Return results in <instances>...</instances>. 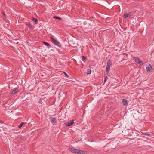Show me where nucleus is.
I'll list each match as a JSON object with an SVG mask.
<instances>
[{
	"mask_svg": "<svg viewBox=\"0 0 154 154\" xmlns=\"http://www.w3.org/2000/svg\"><path fill=\"white\" fill-rule=\"evenodd\" d=\"M112 66V61L110 60H109L107 63V66L106 67V71L107 73L109 72L110 69V67Z\"/></svg>",
	"mask_w": 154,
	"mask_h": 154,
	"instance_id": "nucleus-1",
	"label": "nucleus"
},
{
	"mask_svg": "<svg viewBox=\"0 0 154 154\" xmlns=\"http://www.w3.org/2000/svg\"><path fill=\"white\" fill-rule=\"evenodd\" d=\"M50 38L51 39L52 42L54 45L59 47L61 46L60 43L57 40L54 39L53 38L51 37Z\"/></svg>",
	"mask_w": 154,
	"mask_h": 154,
	"instance_id": "nucleus-2",
	"label": "nucleus"
},
{
	"mask_svg": "<svg viewBox=\"0 0 154 154\" xmlns=\"http://www.w3.org/2000/svg\"><path fill=\"white\" fill-rule=\"evenodd\" d=\"M133 58L134 60L136 63L139 64L142 63V65L143 64V63H142L141 60L138 57H134Z\"/></svg>",
	"mask_w": 154,
	"mask_h": 154,
	"instance_id": "nucleus-3",
	"label": "nucleus"
},
{
	"mask_svg": "<svg viewBox=\"0 0 154 154\" xmlns=\"http://www.w3.org/2000/svg\"><path fill=\"white\" fill-rule=\"evenodd\" d=\"M74 122L73 120H72L69 122L65 123V125L67 126H71L73 124Z\"/></svg>",
	"mask_w": 154,
	"mask_h": 154,
	"instance_id": "nucleus-4",
	"label": "nucleus"
},
{
	"mask_svg": "<svg viewBox=\"0 0 154 154\" xmlns=\"http://www.w3.org/2000/svg\"><path fill=\"white\" fill-rule=\"evenodd\" d=\"M146 70L147 71H149L151 70V69H152V66L149 64H148V65L146 66Z\"/></svg>",
	"mask_w": 154,
	"mask_h": 154,
	"instance_id": "nucleus-5",
	"label": "nucleus"
},
{
	"mask_svg": "<svg viewBox=\"0 0 154 154\" xmlns=\"http://www.w3.org/2000/svg\"><path fill=\"white\" fill-rule=\"evenodd\" d=\"M75 153L78 154H83L84 153V151L82 150H80L78 149H76Z\"/></svg>",
	"mask_w": 154,
	"mask_h": 154,
	"instance_id": "nucleus-6",
	"label": "nucleus"
},
{
	"mask_svg": "<svg viewBox=\"0 0 154 154\" xmlns=\"http://www.w3.org/2000/svg\"><path fill=\"white\" fill-rule=\"evenodd\" d=\"M122 102L124 105H127L128 104L127 101L126 99H123L122 100Z\"/></svg>",
	"mask_w": 154,
	"mask_h": 154,
	"instance_id": "nucleus-7",
	"label": "nucleus"
},
{
	"mask_svg": "<svg viewBox=\"0 0 154 154\" xmlns=\"http://www.w3.org/2000/svg\"><path fill=\"white\" fill-rule=\"evenodd\" d=\"M69 151L73 153H75V152L76 151V149H73L70 148L69 149Z\"/></svg>",
	"mask_w": 154,
	"mask_h": 154,
	"instance_id": "nucleus-8",
	"label": "nucleus"
},
{
	"mask_svg": "<svg viewBox=\"0 0 154 154\" xmlns=\"http://www.w3.org/2000/svg\"><path fill=\"white\" fill-rule=\"evenodd\" d=\"M18 91V89L17 88H16L15 89L12 91V93L13 94H15Z\"/></svg>",
	"mask_w": 154,
	"mask_h": 154,
	"instance_id": "nucleus-9",
	"label": "nucleus"
},
{
	"mask_svg": "<svg viewBox=\"0 0 154 154\" xmlns=\"http://www.w3.org/2000/svg\"><path fill=\"white\" fill-rule=\"evenodd\" d=\"M43 43L44 45H46L48 47V48L50 47L51 46L49 43H47L46 42H43Z\"/></svg>",
	"mask_w": 154,
	"mask_h": 154,
	"instance_id": "nucleus-10",
	"label": "nucleus"
},
{
	"mask_svg": "<svg viewBox=\"0 0 154 154\" xmlns=\"http://www.w3.org/2000/svg\"><path fill=\"white\" fill-rule=\"evenodd\" d=\"M51 122L56 123V119L54 118H51Z\"/></svg>",
	"mask_w": 154,
	"mask_h": 154,
	"instance_id": "nucleus-11",
	"label": "nucleus"
},
{
	"mask_svg": "<svg viewBox=\"0 0 154 154\" xmlns=\"http://www.w3.org/2000/svg\"><path fill=\"white\" fill-rule=\"evenodd\" d=\"M26 123L25 122H21L20 124L19 125L18 127L20 128L21 127Z\"/></svg>",
	"mask_w": 154,
	"mask_h": 154,
	"instance_id": "nucleus-12",
	"label": "nucleus"
},
{
	"mask_svg": "<svg viewBox=\"0 0 154 154\" xmlns=\"http://www.w3.org/2000/svg\"><path fill=\"white\" fill-rule=\"evenodd\" d=\"M131 16V15H129V14H128V13H125L124 15V17L125 18H126L128 16Z\"/></svg>",
	"mask_w": 154,
	"mask_h": 154,
	"instance_id": "nucleus-13",
	"label": "nucleus"
},
{
	"mask_svg": "<svg viewBox=\"0 0 154 154\" xmlns=\"http://www.w3.org/2000/svg\"><path fill=\"white\" fill-rule=\"evenodd\" d=\"M142 134L145 135H147L148 136H150V134L149 133H145V132H142Z\"/></svg>",
	"mask_w": 154,
	"mask_h": 154,
	"instance_id": "nucleus-14",
	"label": "nucleus"
},
{
	"mask_svg": "<svg viewBox=\"0 0 154 154\" xmlns=\"http://www.w3.org/2000/svg\"><path fill=\"white\" fill-rule=\"evenodd\" d=\"M32 20L34 21L36 23H38V20L35 18H33Z\"/></svg>",
	"mask_w": 154,
	"mask_h": 154,
	"instance_id": "nucleus-15",
	"label": "nucleus"
},
{
	"mask_svg": "<svg viewBox=\"0 0 154 154\" xmlns=\"http://www.w3.org/2000/svg\"><path fill=\"white\" fill-rule=\"evenodd\" d=\"M53 18H54L58 19L60 20H62V19L61 17L56 16H54Z\"/></svg>",
	"mask_w": 154,
	"mask_h": 154,
	"instance_id": "nucleus-16",
	"label": "nucleus"
},
{
	"mask_svg": "<svg viewBox=\"0 0 154 154\" xmlns=\"http://www.w3.org/2000/svg\"><path fill=\"white\" fill-rule=\"evenodd\" d=\"M26 24L30 28H32V26L29 22L26 23Z\"/></svg>",
	"mask_w": 154,
	"mask_h": 154,
	"instance_id": "nucleus-17",
	"label": "nucleus"
},
{
	"mask_svg": "<svg viewBox=\"0 0 154 154\" xmlns=\"http://www.w3.org/2000/svg\"><path fill=\"white\" fill-rule=\"evenodd\" d=\"M91 73V70L88 69L87 72V74H90Z\"/></svg>",
	"mask_w": 154,
	"mask_h": 154,
	"instance_id": "nucleus-18",
	"label": "nucleus"
},
{
	"mask_svg": "<svg viewBox=\"0 0 154 154\" xmlns=\"http://www.w3.org/2000/svg\"><path fill=\"white\" fill-rule=\"evenodd\" d=\"M82 59L83 60H85L86 59V57L84 56H82Z\"/></svg>",
	"mask_w": 154,
	"mask_h": 154,
	"instance_id": "nucleus-19",
	"label": "nucleus"
},
{
	"mask_svg": "<svg viewBox=\"0 0 154 154\" xmlns=\"http://www.w3.org/2000/svg\"><path fill=\"white\" fill-rule=\"evenodd\" d=\"M63 73L65 74V76L66 77H68V75L65 72H63Z\"/></svg>",
	"mask_w": 154,
	"mask_h": 154,
	"instance_id": "nucleus-20",
	"label": "nucleus"
},
{
	"mask_svg": "<svg viewBox=\"0 0 154 154\" xmlns=\"http://www.w3.org/2000/svg\"><path fill=\"white\" fill-rule=\"evenodd\" d=\"M2 14H3V15L5 16V17H6V14H5V13L4 12H3L2 13Z\"/></svg>",
	"mask_w": 154,
	"mask_h": 154,
	"instance_id": "nucleus-21",
	"label": "nucleus"
},
{
	"mask_svg": "<svg viewBox=\"0 0 154 154\" xmlns=\"http://www.w3.org/2000/svg\"><path fill=\"white\" fill-rule=\"evenodd\" d=\"M106 77H105V79L104 80V82H106Z\"/></svg>",
	"mask_w": 154,
	"mask_h": 154,
	"instance_id": "nucleus-22",
	"label": "nucleus"
},
{
	"mask_svg": "<svg viewBox=\"0 0 154 154\" xmlns=\"http://www.w3.org/2000/svg\"><path fill=\"white\" fill-rule=\"evenodd\" d=\"M0 123H3V122L0 120Z\"/></svg>",
	"mask_w": 154,
	"mask_h": 154,
	"instance_id": "nucleus-23",
	"label": "nucleus"
}]
</instances>
